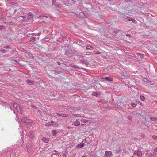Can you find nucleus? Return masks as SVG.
Masks as SVG:
<instances>
[{
    "label": "nucleus",
    "instance_id": "nucleus-30",
    "mask_svg": "<svg viewBox=\"0 0 157 157\" xmlns=\"http://www.w3.org/2000/svg\"><path fill=\"white\" fill-rule=\"evenodd\" d=\"M98 95L99 94L96 92H94L92 94V96H94L97 97Z\"/></svg>",
    "mask_w": 157,
    "mask_h": 157
},
{
    "label": "nucleus",
    "instance_id": "nucleus-37",
    "mask_svg": "<svg viewBox=\"0 0 157 157\" xmlns=\"http://www.w3.org/2000/svg\"><path fill=\"white\" fill-rule=\"evenodd\" d=\"M12 151V152L11 153V155H10V157H14L15 155L13 153V151ZM15 156H16V155H15Z\"/></svg>",
    "mask_w": 157,
    "mask_h": 157
},
{
    "label": "nucleus",
    "instance_id": "nucleus-56",
    "mask_svg": "<svg viewBox=\"0 0 157 157\" xmlns=\"http://www.w3.org/2000/svg\"><path fill=\"white\" fill-rule=\"evenodd\" d=\"M13 63L15 64H17V62L16 60H13Z\"/></svg>",
    "mask_w": 157,
    "mask_h": 157
},
{
    "label": "nucleus",
    "instance_id": "nucleus-59",
    "mask_svg": "<svg viewBox=\"0 0 157 157\" xmlns=\"http://www.w3.org/2000/svg\"><path fill=\"white\" fill-rule=\"evenodd\" d=\"M138 104H139L140 105H141V106H143V105H142V103H141L140 102V101H139Z\"/></svg>",
    "mask_w": 157,
    "mask_h": 157
},
{
    "label": "nucleus",
    "instance_id": "nucleus-31",
    "mask_svg": "<svg viewBox=\"0 0 157 157\" xmlns=\"http://www.w3.org/2000/svg\"><path fill=\"white\" fill-rule=\"evenodd\" d=\"M8 51V50H6V49H0V51L2 52L3 53H5L6 52H7Z\"/></svg>",
    "mask_w": 157,
    "mask_h": 157
},
{
    "label": "nucleus",
    "instance_id": "nucleus-26",
    "mask_svg": "<svg viewBox=\"0 0 157 157\" xmlns=\"http://www.w3.org/2000/svg\"><path fill=\"white\" fill-rule=\"evenodd\" d=\"M150 119L152 121H157V118L156 117H151Z\"/></svg>",
    "mask_w": 157,
    "mask_h": 157
},
{
    "label": "nucleus",
    "instance_id": "nucleus-42",
    "mask_svg": "<svg viewBox=\"0 0 157 157\" xmlns=\"http://www.w3.org/2000/svg\"><path fill=\"white\" fill-rule=\"evenodd\" d=\"M137 104L135 103H132L131 104V105L133 107H136L137 105Z\"/></svg>",
    "mask_w": 157,
    "mask_h": 157
},
{
    "label": "nucleus",
    "instance_id": "nucleus-29",
    "mask_svg": "<svg viewBox=\"0 0 157 157\" xmlns=\"http://www.w3.org/2000/svg\"><path fill=\"white\" fill-rule=\"evenodd\" d=\"M56 7L58 8H60L61 7V5L59 4H57L56 3L55 5H54Z\"/></svg>",
    "mask_w": 157,
    "mask_h": 157
},
{
    "label": "nucleus",
    "instance_id": "nucleus-39",
    "mask_svg": "<svg viewBox=\"0 0 157 157\" xmlns=\"http://www.w3.org/2000/svg\"><path fill=\"white\" fill-rule=\"evenodd\" d=\"M0 19H1V20L5 21H6V19L4 18L2 16V15H1L0 17Z\"/></svg>",
    "mask_w": 157,
    "mask_h": 157
},
{
    "label": "nucleus",
    "instance_id": "nucleus-41",
    "mask_svg": "<svg viewBox=\"0 0 157 157\" xmlns=\"http://www.w3.org/2000/svg\"><path fill=\"white\" fill-rule=\"evenodd\" d=\"M131 20H130V21H132L133 23H135L136 22V21L133 18H131Z\"/></svg>",
    "mask_w": 157,
    "mask_h": 157
},
{
    "label": "nucleus",
    "instance_id": "nucleus-4",
    "mask_svg": "<svg viewBox=\"0 0 157 157\" xmlns=\"http://www.w3.org/2000/svg\"><path fill=\"white\" fill-rule=\"evenodd\" d=\"M16 20L20 22H22L26 20V17L25 16H21L19 17Z\"/></svg>",
    "mask_w": 157,
    "mask_h": 157
},
{
    "label": "nucleus",
    "instance_id": "nucleus-57",
    "mask_svg": "<svg viewBox=\"0 0 157 157\" xmlns=\"http://www.w3.org/2000/svg\"><path fill=\"white\" fill-rule=\"evenodd\" d=\"M4 26H0V30H2L3 29Z\"/></svg>",
    "mask_w": 157,
    "mask_h": 157
},
{
    "label": "nucleus",
    "instance_id": "nucleus-8",
    "mask_svg": "<svg viewBox=\"0 0 157 157\" xmlns=\"http://www.w3.org/2000/svg\"><path fill=\"white\" fill-rule=\"evenodd\" d=\"M25 56L29 59H33V56L29 52H26L25 53Z\"/></svg>",
    "mask_w": 157,
    "mask_h": 157
},
{
    "label": "nucleus",
    "instance_id": "nucleus-62",
    "mask_svg": "<svg viewBox=\"0 0 157 157\" xmlns=\"http://www.w3.org/2000/svg\"><path fill=\"white\" fill-rule=\"evenodd\" d=\"M2 102L1 101H0V104H2Z\"/></svg>",
    "mask_w": 157,
    "mask_h": 157
},
{
    "label": "nucleus",
    "instance_id": "nucleus-33",
    "mask_svg": "<svg viewBox=\"0 0 157 157\" xmlns=\"http://www.w3.org/2000/svg\"><path fill=\"white\" fill-rule=\"evenodd\" d=\"M140 99L142 101H144L145 100V97L143 96H141L140 97Z\"/></svg>",
    "mask_w": 157,
    "mask_h": 157
},
{
    "label": "nucleus",
    "instance_id": "nucleus-2",
    "mask_svg": "<svg viewBox=\"0 0 157 157\" xmlns=\"http://www.w3.org/2000/svg\"><path fill=\"white\" fill-rule=\"evenodd\" d=\"M78 57L79 59L83 58L86 61H90L92 60V58L90 57V56L89 54H84L83 55H79L78 56Z\"/></svg>",
    "mask_w": 157,
    "mask_h": 157
},
{
    "label": "nucleus",
    "instance_id": "nucleus-47",
    "mask_svg": "<svg viewBox=\"0 0 157 157\" xmlns=\"http://www.w3.org/2000/svg\"><path fill=\"white\" fill-rule=\"evenodd\" d=\"M50 124V122H48V123H47L45 125L46 126H51V124Z\"/></svg>",
    "mask_w": 157,
    "mask_h": 157
},
{
    "label": "nucleus",
    "instance_id": "nucleus-11",
    "mask_svg": "<svg viewBox=\"0 0 157 157\" xmlns=\"http://www.w3.org/2000/svg\"><path fill=\"white\" fill-rule=\"evenodd\" d=\"M80 124V123L79 121L78 120H76L75 122H74L72 125L75 126H78Z\"/></svg>",
    "mask_w": 157,
    "mask_h": 157
},
{
    "label": "nucleus",
    "instance_id": "nucleus-9",
    "mask_svg": "<svg viewBox=\"0 0 157 157\" xmlns=\"http://www.w3.org/2000/svg\"><path fill=\"white\" fill-rule=\"evenodd\" d=\"M21 121L25 124V123H28L29 120L26 117H23L21 118Z\"/></svg>",
    "mask_w": 157,
    "mask_h": 157
},
{
    "label": "nucleus",
    "instance_id": "nucleus-60",
    "mask_svg": "<svg viewBox=\"0 0 157 157\" xmlns=\"http://www.w3.org/2000/svg\"><path fill=\"white\" fill-rule=\"evenodd\" d=\"M81 70H84V71H86V72L87 71L86 70H88V69H81Z\"/></svg>",
    "mask_w": 157,
    "mask_h": 157
},
{
    "label": "nucleus",
    "instance_id": "nucleus-35",
    "mask_svg": "<svg viewBox=\"0 0 157 157\" xmlns=\"http://www.w3.org/2000/svg\"><path fill=\"white\" fill-rule=\"evenodd\" d=\"M6 23V25H12L13 24V23L12 22H7Z\"/></svg>",
    "mask_w": 157,
    "mask_h": 157
},
{
    "label": "nucleus",
    "instance_id": "nucleus-6",
    "mask_svg": "<svg viewBox=\"0 0 157 157\" xmlns=\"http://www.w3.org/2000/svg\"><path fill=\"white\" fill-rule=\"evenodd\" d=\"M133 155H137L138 157H140L142 156V153L139 150H136L134 151Z\"/></svg>",
    "mask_w": 157,
    "mask_h": 157
},
{
    "label": "nucleus",
    "instance_id": "nucleus-12",
    "mask_svg": "<svg viewBox=\"0 0 157 157\" xmlns=\"http://www.w3.org/2000/svg\"><path fill=\"white\" fill-rule=\"evenodd\" d=\"M102 78L105 80L110 82L113 81V78L109 77H106L104 78Z\"/></svg>",
    "mask_w": 157,
    "mask_h": 157
},
{
    "label": "nucleus",
    "instance_id": "nucleus-64",
    "mask_svg": "<svg viewBox=\"0 0 157 157\" xmlns=\"http://www.w3.org/2000/svg\"><path fill=\"white\" fill-rule=\"evenodd\" d=\"M55 155V154H54V153H52V156L53 155Z\"/></svg>",
    "mask_w": 157,
    "mask_h": 157
},
{
    "label": "nucleus",
    "instance_id": "nucleus-44",
    "mask_svg": "<svg viewBox=\"0 0 157 157\" xmlns=\"http://www.w3.org/2000/svg\"><path fill=\"white\" fill-rule=\"evenodd\" d=\"M144 81L147 83H149L150 82V81L147 78H146L145 80H144Z\"/></svg>",
    "mask_w": 157,
    "mask_h": 157
},
{
    "label": "nucleus",
    "instance_id": "nucleus-15",
    "mask_svg": "<svg viewBox=\"0 0 157 157\" xmlns=\"http://www.w3.org/2000/svg\"><path fill=\"white\" fill-rule=\"evenodd\" d=\"M84 146V143H80L78 145L76 146V148H82Z\"/></svg>",
    "mask_w": 157,
    "mask_h": 157
},
{
    "label": "nucleus",
    "instance_id": "nucleus-38",
    "mask_svg": "<svg viewBox=\"0 0 157 157\" xmlns=\"http://www.w3.org/2000/svg\"><path fill=\"white\" fill-rule=\"evenodd\" d=\"M28 16L32 18L33 17V15L31 13H29L28 14Z\"/></svg>",
    "mask_w": 157,
    "mask_h": 157
},
{
    "label": "nucleus",
    "instance_id": "nucleus-40",
    "mask_svg": "<svg viewBox=\"0 0 157 157\" xmlns=\"http://www.w3.org/2000/svg\"><path fill=\"white\" fill-rule=\"evenodd\" d=\"M128 119L131 121L132 119V116L131 115H129L128 116V117H127Z\"/></svg>",
    "mask_w": 157,
    "mask_h": 157
},
{
    "label": "nucleus",
    "instance_id": "nucleus-32",
    "mask_svg": "<svg viewBox=\"0 0 157 157\" xmlns=\"http://www.w3.org/2000/svg\"><path fill=\"white\" fill-rule=\"evenodd\" d=\"M137 55L138 56H139L142 58H143L144 56L143 54L139 53H137Z\"/></svg>",
    "mask_w": 157,
    "mask_h": 157
},
{
    "label": "nucleus",
    "instance_id": "nucleus-1",
    "mask_svg": "<svg viewBox=\"0 0 157 157\" xmlns=\"http://www.w3.org/2000/svg\"><path fill=\"white\" fill-rule=\"evenodd\" d=\"M65 54L67 57L71 58V59H73L75 58V55L74 53V52L72 49L70 48H68V49H66Z\"/></svg>",
    "mask_w": 157,
    "mask_h": 157
},
{
    "label": "nucleus",
    "instance_id": "nucleus-50",
    "mask_svg": "<svg viewBox=\"0 0 157 157\" xmlns=\"http://www.w3.org/2000/svg\"><path fill=\"white\" fill-rule=\"evenodd\" d=\"M56 49V47H52L51 48V50L52 51H54Z\"/></svg>",
    "mask_w": 157,
    "mask_h": 157
},
{
    "label": "nucleus",
    "instance_id": "nucleus-51",
    "mask_svg": "<svg viewBox=\"0 0 157 157\" xmlns=\"http://www.w3.org/2000/svg\"><path fill=\"white\" fill-rule=\"evenodd\" d=\"M156 155V153L155 152L153 154L152 153V157H154Z\"/></svg>",
    "mask_w": 157,
    "mask_h": 157
},
{
    "label": "nucleus",
    "instance_id": "nucleus-27",
    "mask_svg": "<svg viewBox=\"0 0 157 157\" xmlns=\"http://www.w3.org/2000/svg\"><path fill=\"white\" fill-rule=\"evenodd\" d=\"M85 140V141L87 143H89L90 142V139L89 137H86L85 138V139H84Z\"/></svg>",
    "mask_w": 157,
    "mask_h": 157
},
{
    "label": "nucleus",
    "instance_id": "nucleus-28",
    "mask_svg": "<svg viewBox=\"0 0 157 157\" xmlns=\"http://www.w3.org/2000/svg\"><path fill=\"white\" fill-rule=\"evenodd\" d=\"M86 49L87 50H93V48L90 45L87 46L86 47Z\"/></svg>",
    "mask_w": 157,
    "mask_h": 157
},
{
    "label": "nucleus",
    "instance_id": "nucleus-55",
    "mask_svg": "<svg viewBox=\"0 0 157 157\" xmlns=\"http://www.w3.org/2000/svg\"><path fill=\"white\" fill-rule=\"evenodd\" d=\"M154 151L155 152H157V147H156L154 149Z\"/></svg>",
    "mask_w": 157,
    "mask_h": 157
},
{
    "label": "nucleus",
    "instance_id": "nucleus-23",
    "mask_svg": "<svg viewBox=\"0 0 157 157\" xmlns=\"http://www.w3.org/2000/svg\"><path fill=\"white\" fill-rule=\"evenodd\" d=\"M42 140L45 143H48L49 142L48 139L46 137H43L42 139Z\"/></svg>",
    "mask_w": 157,
    "mask_h": 157
},
{
    "label": "nucleus",
    "instance_id": "nucleus-54",
    "mask_svg": "<svg viewBox=\"0 0 157 157\" xmlns=\"http://www.w3.org/2000/svg\"><path fill=\"white\" fill-rule=\"evenodd\" d=\"M126 36L128 37H131V35L129 34H127Z\"/></svg>",
    "mask_w": 157,
    "mask_h": 157
},
{
    "label": "nucleus",
    "instance_id": "nucleus-7",
    "mask_svg": "<svg viewBox=\"0 0 157 157\" xmlns=\"http://www.w3.org/2000/svg\"><path fill=\"white\" fill-rule=\"evenodd\" d=\"M128 75L127 72L124 70V72L121 74V77L122 78H127L128 77Z\"/></svg>",
    "mask_w": 157,
    "mask_h": 157
},
{
    "label": "nucleus",
    "instance_id": "nucleus-48",
    "mask_svg": "<svg viewBox=\"0 0 157 157\" xmlns=\"http://www.w3.org/2000/svg\"><path fill=\"white\" fill-rule=\"evenodd\" d=\"M81 121L84 123H87L88 122V121L85 119L82 120Z\"/></svg>",
    "mask_w": 157,
    "mask_h": 157
},
{
    "label": "nucleus",
    "instance_id": "nucleus-58",
    "mask_svg": "<svg viewBox=\"0 0 157 157\" xmlns=\"http://www.w3.org/2000/svg\"><path fill=\"white\" fill-rule=\"evenodd\" d=\"M56 63L58 65H60L61 64V63L59 62L58 61V62H57Z\"/></svg>",
    "mask_w": 157,
    "mask_h": 157
},
{
    "label": "nucleus",
    "instance_id": "nucleus-18",
    "mask_svg": "<svg viewBox=\"0 0 157 157\" xmlns=\"http://www.w3.org/2000/svg\"><path fill=\"white\" fill-rule=\"evenodd\" d=\"M122 19L124 21H125L127 22L130 21L131 20V18L130 17H122Z\"/></svg>",
    "mask_w": 157,
    "mask_h": 157
},
{
    "label": "nucleus",
    "instance_id": "nucleus-22",
    "mask_svg": "<svg viewBox=\"0 0 157 157\" xmlns=\"http://www.w3.org/2000/svg\"><path fill=\"white\" fill-rule=\"evenodd\" d=\"M57 115L59 117L61 116L62 117H66L67 116V114H63V113H61V114L57 113Z\"/></svg>",
    "mask_w": 157,
    "mask_h": 157
},
{
    "label": "nucleus",
    "instance_id": "nucleus-36",
    "mask_svg": "<svg viewBox=\"0 0 157 157\" xmlns=\"http://www.w3.org/2000/svg\"><path fill=\"white\" fill-rule=\"evenodd\" d=\"M79 15L82 17H84V16H85V15L83 12L80 13H79Z\"/></svg>",
    "mask_w": 157,
    "mask_h": 157
},
{
    "label": "nucleus",
    "instance_id": "nucleus-13",
    "mask_svg": "<svg viewBox=\"0 0 157 157\" xmlns=\"http://www.w3.org/2000/svg\"><path fill=\"white\" fill-rule=\"evenodd\" d=\"M26 82L28 83L29 85H33L34 83V81H32L29 79H27L26 81Z\"/></svg>",
    "mask_w": 157,
    "mask_h": 157
},
{
    "label": "nucleus",
    "instance_id": "nucleus-53",
    "mask_svg": "<svg viewBox=\"0 0 157 157\" xmlns=\"http://www.w3.org/2000/svg\"><path fill=\"white\" fill-rule=\"evenodd\" d=\"M54 123L53 121H52L51 122H50V124H51V126L53 125V124Z\"/></svg>",
    "mask_w": 157,
    "mask_h": 157
},
{
    "label": "nucleus",
    "instance_id": "nucleus-16",
    "mask_svg": "<svg viewBox=\"0 0 157 157\" xmlns=\"http://www.w3.org/2000/svg\"><path fill=\"white\" fill-rule=\"evenodd\" d=\"M27 150L28 152L30 153L31 152L32 149L29 145H27L26 146Z\"/></svg>",
    "mask_w": 157,
    "mask_h": 157
},
{
    "label": "nucleus",
    "instance_id": "nucleus-3",
    "mask_svg": "<svg viewBox=\"0 0 157 157\" xmlns=\"http://www.w3.org/2000/svg\"><path fill=\"white\" fill-rule=\"evenodd\" d=\"M13 105L17 112H19V113L20 114L22 113V111L19 105H17L16 102H14L13 104Z\"/></svg>",
    "mask_w": 157,
    "mask_h": 157
},
{
    "label": "nucleus",
    "instance_id": "nucleus-43",
    "mask_svg": "<svg viewBox=\"0 0 157 157\" xmlns=\"http://www.w3.org/2000/svg\"><path fill=\"white\" fill-rule=\"evenodd\" d=\"M124 107L125 108L127 109H129L131 107L129 106L128 105H125L124 106Z\"/></svg>",
    "mask_w": 157,
    "mask_h": 157
},
{
    "label": "nucleus",
    "instance_id": "nucleus-20",
    "mask_svg": "<svg viewBox=\"0 0 157 157\" xmlns=\"http://www.w3.org/2000/svg\"><path fill=\"white\" fill-rule=\"evenodd\" d=\"M70 67L74 68L75 69H78L79 68L77 66H76L72 64H69V66Z\"/></svg>",
    "mask_w": 157,
    "mask_h": 157
},
{
    "label": "nucleus",
    "instance_id": "nucleus-24",
    "mask_svg": "<svg viewBox=\"0 0 157 157\" xmlns=\"http://www.w3.org/2000/svg\"><path fill=\"white\" fill-rule=\"evenodd\" d=\"M58 132L57 130H53L52 131V135L53 136H56V134L58 133Z\"/></svg>",
    "mask_w": 157,
    "mask_h": 157
},
{
    "label": "nucleus",
    "instance_id": "nucleus-14",
    "mask_svg": "<svg viewBox=\"0 0 157 157\" xmlns=\"http://www.w3.org/2000/svg\"><path fill=\"white\" fill-rule=\"evenodd\" d=\"M52 73H53V74H54L56 75H57L58 74H61V73H63V72L61 71H56L53 70H52L51 71Z\"/></svg>",
    "mask_w": 157,
    "mask_h": 157
},
{
    "label": "nucleus",
    "instance_id": "nucleus-25",
    "mask_svg": "<svg viewBox=\"0 0 157 157\" xmlns=\"http://www.w3.org/2000/svg\"><path fill=\"white\" fill-rule=\"evenodd\" d=\"M146 155L148 157H152V153L151 152L147 153H146Z\"/></svg>",
    "mask_w": 157,
    "mask_h": 157
},
{
    "label": "nucleus",
    "instance_id": "nucleus-46",
    "mask_svg": "<svg viewBox=\"0 0 157 157\" xmlns=\"http://www.w3.org/2000/svg\"><path fill=\"white\" fill-rule=\"evenodd\" d=\"M56 1V0H52V4H53V5H55V4L56 3L55 2Z\"/></svg>",
    "mask_w": 157,
    "mask_h": 157
},
{
    "label": "nucleus",
    "instance_id": "nucleus-5",
    "mask_svg": "<svg viewBox=\"0 0 157 157\" xmlns=\"http://www.w3.org/2000/svg\"><path fill=\"white\" fill-rule=\"evenodd\" d=\"M6 150H3L2 152H1V154L2 155L4 153H6V155L7 157H10V155H11V153L12 151H7L6 152Z\"/></svg>",
    "mask_w": 157,
    "mask_h": 157
},
{
    "label": "nucleus",
    "instance_id": "nucleus-52",
    "mask_svg": "<svg viewBox=\"0 0 157 157\" xmlns=\"http://www.w3.org/2000/svg\"><path fill=\"white\" fill-rule=\"evenodd\" d=\"M94 53L96 54H100V52H99V51H97L96 52H94Z\"/></svg>",
    "mask_w": 157,
    "mask_h": 157
},
{
    "label": "nucleus",
    "instance_id": "nucleus-63",
    "mask_svg": "<svg viewBox=\"0 0 157 157\" xmlns=\"http://www.w3.org/2000/svg\"><path fill=\"white\" fill-rule=\"evenodd\" d=\"M54 151V152H57V151L56 150H55Z\"/></svg>",
    "mask_w": 157,
    "mask_h": 157
},
{
    "label": "nucleus",
    "instance_id": "nucleus-45",
    "mask_svg": "<svg viewBox=\"0 0 157 157\" xmlns=\"http://www.w3.org/2000/svg\"><path fill=\"white\" fill-rule=\"evenodd\" d=\"M152 138L153 139L155 140L157 138V136L156 135H153L152 136Z\"/></svg>",
    "mask_w": 157,
    "mask_h": 157
},
{
    "label": "nucleus",
    "instance_id": "nucleus-19",
    "mask_svg": "<svg viewBox=\"0 0 157 157\" xmlns=\"http://www.w3.org/2000/svg\"><path fill=\"white\" fill-rule=\"evenodd\" d=\"M98 101L102 103L103 104H105L107 103V101L104 99H100Z\"/></svg>",
    "mask_w": 157,
    "mask_h": 157
},
{
    "label": "nucleus",
    "instance_id": "nucleus-21",
    "mask_svg": "<svg viewBox=\"0 0 157 157\" xmlns=\"http://www.w3.org/2000/svg\"><path fill=\"white\" fill-rule=\"evenodd\" d=\"M29 40H30L32 42H33L36 40V38L35 37L32 36V37H30Z\"/></svg>",
    "mask_w": 157,
    "mask_h": 157
},
{
    "label": "nucleus",
    "instance_id": "nucleus-10",
    "mask_svg": "<svg viewBox=\"0 0 157 157\" xmlns=\"http://www.w3.org/2000/svg\"><path fill=\"white\" fill-rule=\"evenodd\" d=\"M105 156L106 157H111L112 153L110 151H106L105 152Z\"/></svg>",
    "mask_w": 157,
    "mask_h": 157
},
{
    "label": "nucleus",
    "instance_id": "nucleus-17",
    "mask_svg": "<svg viewBox=\"0 0 157 157\" xmlns=\"http://www.w3.org/2000/svg\"><path fill=\"white\" fill-rule=\"evenodd\" d=\"M27 134L28 136H29L30 138L32 139L33 138L34 136H33V134L32 132H29Z\"/></svg>",
    "mask_w": 157,
    "mask_h": 157
},
{
    "label": "nucleus",
    "instance_id": "nucleus-49",
    "mask_svg": "<svg viewBox=\"0 0 157 157\" xmlns=\"http://www.w3.org/2000/svg\"><path fill=\"white\" fill-rule=\"evenodd\" d=\"M10 48V46L9 45H8L7 46H5L4 47V48H6V49H8V48Z\"/></svg>",
    "mask_w": 157,
    "mask_h": 157
},
{
    "label": "nucleus",
    "instance_id": "nucleus-61",
    "mask_svg": "<svg viewBox=\"0 0 157 157\" xmlns=\"http://www.w3.org/2000/svg\"><path fill=\"white\" fill-rule=\"evenodd\" d=\"M1 66H0V68H2L3 67L2 65H1Z\"/></svg>",
    "mask_w": 157,
    "mask_h": 157
},
{
    "label": "nucleus",
    "instance_id": "nucleus-34",
    "mask_svg": "<svg viewBox=\"0 0 157 157\" xmlns=\"http://www.w3.org/2000/svg\"><path fill=\"white\" fill-rule=\"evenodd\" d=\"M86 61H85L84 60H80V62L82 63L86 64L87 62H86Z\"/></svg>",
    "mask_w": 157,
    "mask_h": 157
}]
</instances>
